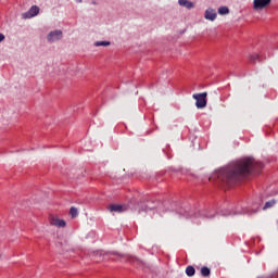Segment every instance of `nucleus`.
I'll return each mask as SVG.
<instances>
[{"label":"nucleus","instance_id":"1","mask_svg":"<svg viewBox=\"0 0 278 278\" xmlns=\"http://www.w3.org/2000/svg\"><path fill=\"white\" fill-rule=\"evenodd\" d=\"M264 165L256 162L255 159L247 157L230 163L228 166L220 168L217 172V179L226 186H231L236 181H240L242 177L251 175V173H262Z\"/></svg>","mask_w":278,"mask_h":278},{"label":"nucleus","instance_id":"2","mask_svg":"<svg viewBox=\"0 0 278 278\" xmlns=\"http://www.w3.org/2000/svg\"><path fill=\"white\" fill-rule=\"evenodd\" d=\"M192 98L195 100L198 110H203L207 105V92L194 93Z\"/></svg>","mask_w":278,"mask_h":278},{"label":"nucleus","instance_id":"3","mask_svg":"<svg viewBox=\"0 0 278 278\" xmlns=\"http://www.w3.org/2000/svg\"><path fill=\"white\" fill-rule=\"evenodd\" d=\"M49 223L52 227H58L59 229L66 227V222L64 219L58 218L56 215H50Z\"/></svg>","mask_w":278,"mask_h":278},{"label":"nucleus","instance_id":"4","mask_svg":"<svg viewBox=\"0 0 278 278\" xmlns=\"http://www.w3.org/2000/svg\"><path fill=\"white\" fill-rule=\"evenodd\" d=\"M273 0H253V10H264L268 8Z\"/></svg>","mask_w":278,"mask_h":278},{"label":"nucleus","instance_id":"5","mask_svg":"<svg viewBox=\"0 0 278 278\" xmlns=\"http://www.w3.org/2000/svg\"><path fill=\"white\" fill-rule=\"evenodd\" d=\"M40 12V8L38 5H33L26 13L22 14V18H34V16H38Z\"/></svg>","mask_w":278,"mask_h":278},{"label":"nucleus","instance_id":"6","mask_svg":"<svg viewBox=\"0 0 278 278\" xmlns=\"http://www.w3.org/2000/svg\"><path fill=\"white\" fill-rule=\"evenodd\" d=\"M62 40V30H53L48 35L49 42H55Z\"/></svg>","mask_w":278,"mask_h":278},{"label":"nucleus","instance_id":"7","mask_svg":"<svg viewBox=\"0 0 278 278\" xmlns=\"http://www.w3.org/2000/svg\"><path fill=\"white\" fill-rule=\"evenodd\" d=\"M109 212H125L127 210V206L121 205V204H111L108 206Z\"/></svg>","mask_w":278,"mask_h":278},{"label":"nucleus","instance_id":"8","mask_svg":"<svg viewBox=\"0 0 278 278\" xmlns=\"http://www.w3.org/2000/svg\"><path fill=\"white\" fill-rule=\"evenodd\" d=\"M216 11L214 9H207L205 11V14H204V18H206V21H216Z\"/></svg>","mask_w":278,"mask_h":278},{"label":"nucleus","instance_id":"9","mask_svg":"<svg viewBox=\"0 0 278 278\" xmlns=\"http://www.w3.org/2000/svg\"><path fill=\"white\" fill-rule=\"evenodd\" d=\"M179 5L182 8H187V10H192L194 8V3L188 1V0H178Z\"/></svg>","mask_w":278,"mask_h":278},{"label":"nucleus","instance_id":"10","mask_svg":"<svg viewBox=\"0 0 278 278\" xmlns=\"http://www.w3.org/2000/svg\"><path fill=\"white\" fill-rule=\"evenodd\" d=\"M70 216L71 218H77V216H79V211L77 210V207L72 206L70 208Z\"/></svg>","mask_w":278,"mask_h":278},{"label":"nucleus","instance_id":"11","mask_svg":"<svg viewBox=\"0 0 278 278\" xmlns=\"http://www.w3.org/2000/svg\"><path fill=\"white\" fill-rule=\"evenodd\" d=\"M249 61L252 63V64H255L257 61H260V54L257 53H253V54H250L248 56Z\"/></svg>","mask_w":278,"mask_h":278},{"label":"nucleus","instance_id":"12","mask_svg":"<svg viewBox=\"0 0 278 278\" xmlns=\"http://www.w3.org/2000/svg\"><path fill=\"white\" fill-rule=\"evenodd\" d=\"M194 273H197V270L192 266H188L186 268V275L188 277H194Z\"/></svg>","mask_w":278,"mask_h":278},{"label":"nucleus","instance_id":"13","mask_svg":"<svg viewBox=\"0 0 278 278\" xmlns=\"http://www.w3.org/2000/svg\"><path fill=\"white\" fill-rule=\"evenodd\" d=\"M210 274H211L210 267L204 266V267L201 268L202 277H210Z\"/></svg>","mask_w":278,"mask_h":278},{"label":"nucleus","instance_id":"14","mask_svg":"<svg viewBox=\"0 0 278 278\" xmlns=\"http://www.w3.org/2000/svg\"><path fill=\"white\" fill-rule=\"evenodd\" d=\"M275 203H277V201H275V200H270V201L266 202L263 210H269V207H274Z\"/></svg>","mask_w":278,"mask_h":278},{"label":"nucleus","instance_id":"15","mask_svg":"<svg viewBox=\"0 0 278 278\" xmlns=\"http://www.w3.org/2000/svg\"><path fill=\"white\" fill-rule=\"evenodd\" d=\"M218 14L225 15V14H229V8L227 7H220L218 9Z\"/></svg>","mask_w":278,"mask_h":278},{"label":"nucleus","instance_id":"16","mask_svg":"<svg viewBox=\"0 0 278 278\" xmlns=\"http://www.w3.org/2000/svg\"><path fill=\"white\" fill-rule=\"evenodd\" d=\"M94 47H110V41H97Z\"/></svg>","mask_w":278,"mask_h":278},{"label":"nucleus","instance_id":"17","mask_svg":"<svg viewBox=\"0 0 278 278\" xmlns=\"http://www.w3.org/2000/svg\"><path fill=\"white\" fill-rule=\"evenodd\" d=\"M128 262L130 264H136V262H140V261L137 257H135V256H128Z\"/></svg>","mask_w":278,"mask_h":278},{"label":"nucleus","instance_id":"18","mask_svg":"<svg viewBox=\"0 0 278 278\" xmlns=\"http://www.w3.org/2000/svg\"><path fill=\"white\" fill-rule=\"evenodd\" d=\"M99 256H101V253L97 252L96 257H94L93 260H94L96 262H101V260L97 258V257H99Z\"/></svg>","mask_w":278,"mask_h":278},{"label":"nucleus","instance_id":"19","mask_svg":"<svg viewBox=\"0 0 278 278\" xmlns=\"http://www.w3.org/2000/svg\"><path fill=\"white\" fill-rule=\"evenodd\" d=\"M5 40V36L3 34H0V42H3Z\"/></svg>","mask_w":278,"mask_h":278},{"label":"nucleus","instance_id":"20","mask_svg":"<svg viewBox=\"0 0 278 278\" xmlns=\"http://www.w3.org/2000/svg\"><path fill=\"white\" fill-rule=\"evenodd\" d=\"M257 210H260V206H257V208H256V210H254V212H257Z\"/></svg>","mask_w":278,"mask_h":278}]
</instances>
